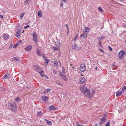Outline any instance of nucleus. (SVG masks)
I'll return each mask as SVG.
<instances>
[{
    "mask_svg": "<svg viewBox=\"0 0 126 126\" xmlns=\"http://www.w3.org/2000/svg\"><path fill=\"white\" fill-rule=\"evenodd\" d=\"M7 108L13 112H16L17 111V106L16 104L14 102H10L6 105Z\"/></svg>",
    "mask_w": 126,
    "mask_h": 126,
    "instance_id": "1",
    "label": "nucleus"
},
{
    "mask_svg": "<svg viewBox=\"0 0 126 126\" xmlns=\"http://www.w3.org/2000/svg\"><path fill=\"white\" fill-rule=\"evenodd\" d=\"M79 69L81 72H84L86 70V65L84 63L81 64L79 67Z\"/></svg>",
    "mask_w": 126,
    "mask_h": 126,
    "instance_id": "2",
    "label": "nucleus"
},
{
    "mask_svg": "<svg viewBox=\"0 0 126 126\" xmlns=\"http://www.w3.org/2000/svg\"><path fill=\"white\" fill-rule=\"evenodd\" d=\"M125 54V53L124 51L123 50H121L118 53L119 56V57L120 59L123 58L124 57V55Z\"/></svg>",
    "mask_w": 126,
    "mask_h": 126,
    "instance_id": "3",
    "label": "nucleus"
},
{
    "mask_svg": "<svg viewBox=\"0 0 126 126\" xmlns=\"http://www.w3.org/2000/svg\"><path fill=\"white\" fill-rule=\"evenodd\" d=\"M33 40L35 42V43L37 42V36L35 32H33Z\"/></svg>",
    "mask_w": 126,
    "mask_h": 126,
    "instance_id": "4",
    "label": "nucleus"
},
{
    "mask_svg": "<svg viewBox=\"0 0 126 126\" xmlns=\"http://www.w3.org/2000/svg\"><path fill=\"white\" fill-rule=\"evenodd\" d=\"M59 75L60 76L61 78L64 80L66 81L67 80V77L64 75V74L61 72V73H59Z\"/></svg>",
    "mask_w": 126,
    "mask_h": 126,
    "instance_id": "5",
    "label": "nucleus"
},
{
    "mask_svg": "<svg viewBox=\"0 0 126 126\" xmlns=\"http://www.w3.org/2000/svg\"><path fill=\"white\" fill-rule=\"evenodd\" d=\"M85 79L83 77H81L80 78L79 82L80 83L83 84L85 82Z\"/></svg>",
    "mask_w": 126,
    "mask_h": 126,
    "instance_id": "6",
    "label": "nucleus"
},
{
    "mask_svg": "<svg viewBox=\"0 0 126 126\" xmlns=\"http://www.w3.org/2000/svg\"><path fill=\"white\" fill-rule=\"evenodd\" d=\"M88 34V33H86V32H84V33L82 34H81L80 36V38L81 37H83V38H84L85 39H86L87 37V35Z\"/></svg>",
    "mask_w": 126,
    "mask_h": 126,
    "instance_id": "7",
    "label": "nucleus"
},
{
    "mask_svg": "<svg viewBox=\"0 0 126 126\" xmlns=\"http://www.w3.org/2000/svg\"><path fill=\"white\" fill-rule=\"evenodd\" d=\"M41 99H42V101H44L45 102H46V101L49 99L48 97L46 96L45 97L42 96Z\"/></svg>",
    "mask_w": 126,
    "mask_h": 126,
    "instance_id": "8",
    "label": "nucleus"
},
{
    "mask_svg": "<svg viewBox=\"0 0 126 126\" xmlns=\"http://www.w3.org/2000/svg\"><path fill=\"white\" fill-rule=\"evenodd\" d=\"M3 38L5 40H7L9 38V36L7 34H4L3 35Z\"/></svg>",
    "mask_w": 126,
    "mask_h": 126,
    "instance_id": "9",
    "label": "nucleus"
},
{
    "mask_svg": "<svg viewBox=\"0 0 126 126\" xmlns=\"http://www.w3.org/2000/svg\"><path fill=\"white\" fill-rule=\"evenodd\" d=\"M90 93V90L87 89H86V90L83 93V94L84 95L87 96Z\"/></svg>",
    "mask_w": 126,
    "mask_h": 126,
    "instance_id": "10",
    "label": "nucleus"
},
{
    "mask_svg": "<svg viewBox=\"0 0 126 126\" xmlns=\"http://www.w3.org/2000/svg\"><path fill=\"white\" fill-rule=\"evenodd\" d=\"M90 30L89 28L87 27H86L84 29L83 31L84 32H86L88 33V32H89Z\"/></svg>",
    "mask_w": 126,
    "mask_h": 126,
    "instance_id": "11",
    "label": "nucleus"
},
{
    "mask_svg": "<svg viewBox=\"0 0 126 126\" xmlns=\"http://www.w3.org/2000/svg\"><path fill=\"white\" fill-rule=\"evenodd\" d=\"M10 75L9 74L6 73L5 75L2 78L3 79H8L10 78Z\"/></svg>",
    "mask_w": 126,
    "mask_h": 126,
    "instance_id": "12",
    "label": "nucleus"
},
{
    "mask_svg": "<svg viewBox=\"0 0 126 126\" xmlns=\"http://www.w3.org/2000/svg\"><path fill=\"white\" fill-rule=\"evenodd\" d=\"M32 48V46L30 45H28L26 48H25L26 51H28L31 49Z\"/></svg>",
    "mask_w": 126,
    "mask_h": 126,
    "instance_id": "13",
    "label": "nucleus"
},
{
    "mask_svg": "<svg viewBox=\"0 0 126 126\" xmlns=\"http://www.w3.org/2000/svg\"><path fill=\"white\" fill-rule=\"evenodd\" d=\"M34 67H35V70H36V71L38 72H40V70L39 67H38V66L37 65H34L33 66Z\"/></svg>",
    "mask_w": 126,
    "mask_h": 126,
    "instance_id": "14",
    "label": "nucleus"
},
{
    "mask_svg": "<svg viewBox=\"0 0 126 126\" xmlns=\"http://www.w3.org/2000/svg\"><path fill=\"white\" fill-rule=\"evenodd\" d=\"M49 110L50 111L54 110H55V108L53 106H49Z\"/></svg>",
    "mask_w": 126,
    "mask_h": 126,
    "instance_id": "15",
    "label": "nucleus"
},
{
    "mask_svg": "<svg viewBox=\"0 0 126 126\" xmlns=\"http://www.w3.org/2000/svg\"><path fill=\"white\" fill-rule=\"evenodd\" d=\"M45 120L47 123L48 125H51L52 124V122L46 119H45Z\"/></svg>",
    "mask_w": 126,
    "mask_h": 126,
    "instance_id": "16",
    "label": "nucleus"
},
{
    "mask_svg": "<svg viewBox=\"0 0 126 126\" xmlns=\"http://www.w3.org/2000/svg\"><path fill=\"white\" fill-rule=\"evenodd\" d=\"M122 94V92L118 91L116 93V95L117 97H118L120 96Z\"/></svg>",
    "mask_w": 126,
    "mask_h": 126,
    "instance_id": "17",
    "label": "nucleus"
},
{
    "mask_svg": "<svg viewBox=\"0 0 126 126\" xmlns=\"http://www.w3.org/2000/svg\"><path fill=\"white\" fill-rule=\"evenodd\" d=\"M43 115V114L42 111H40L37 114L36 116L37 117L38 116H42Z\"/></svg>",
    "mask_w": 126,
    "mask_h": 126,
    "instance_id": "18",
    "label": "nucleus"
},
{
    "mask_svg": "<svg viewBox=\"0 0 126 126\" xmlns=\"http://www.w3.org/2000/svg\"><path fill=\"white\" fill-rule=\"evenodd\" d=\"M15 60H16L18 62L19 61V60L17 57H14L12 58V61H15Z\"/></svg>",
    "mask_w": 126,
    "mask_h": 126,
    "instance_id": "19",
    "label": "nucleus"
},
{
    "mask_svg": "<svg viewBox=\"0 0 126 126\" xmlns=\"http://www.w3.org/2000/svg\"><path fill=\"white\" fill-rule=\"evenodd\" d=\"M104 38H105V37L104 36H100L98 37V40L99 41H101V40Z\"/></svg>",
    "mask_w": 126,
    "mask_h": 126,
    "instance_id": "20",
    "label": "nucleus"
},
{
    "mask_svg": "<svg viewBox=\"0 0 126 126\" xmlns=\"http://www.w3.org/2000/svg\"><path fill=\"white\" fill-rule=\"evenodd\" d=\"M76 44L75 43H74L72 45V49H74L76 48Z\"/></svg>",
    "mask_w": 126,
    "mask_h": 126,
    "instance_id": "21",
    "label": "nucleus"
},
{
    "mask_svg": "<svg viewBox=\"0 0 126 126\" xmlns=\"http://www.w3.org/2000/svg\"><path fill=\"white\" fill-rule=\"evenodd\" d=\"M106 119V118L105 117L103 116V117L100 119V120H101V121H102L103 122H105Z\"/></svg>",
    "mask_w": 126,
    "mask_h": 126,
    "instance_id": "22",
    "label": "nucleus"
},
{
    "mask_svg": "<svg viewBox=\"0 0 126 126\" xmlns=\"http://www.w3.org/2000/svg\"><path fill=\"white\" fill-rule=\"evenodd\" d=\"M20 98L18 97H16L15 100V101L16 102H18L19 101H20Z\"/></svg>",
    "mask_w": 126,
    "mask_h": 126,
    "instance_id": "23",
    "label": "nucleus"
},
{
    "mask_svg": "<svg viewBox=\"0 0 126 126\" xmlns=\"http://www.w3.org/2000/svg\"><path fill=\"white\" fill-rule=\"evenodd\" d=\"M31 2V0H26L24 2V4H29L30 2Z\"/></svg>",
    "mask_w": 126,
    "mask_h": 126,
    "instance_id": "24",
    "label": "nucleus"
},
{
    "mask_svg": "<svg viewBox=\"0 0 126 126\" xmlns=\"http://www.w3.org/2000/svg\"><path fill=\"white\" fill-rule=\"evenodd\" d=\"M84 86H82V87L80 89V91L81 92H84V91L86 90V89H85V88H84Z\"/></svg>",
    "mask_w": 126,
    "mask_h": 126,
    "instance_id": "25",
    "label": "nucleus"
},
{
    "mask_svg": "<svg viewBox=\"0 0 126 126\" xmlns=\"http://www.w3.org/2000/svg\"><path fill=\"white\" fill-rule=\"evenodd\" d=\"M38 15L39 17H42V12H38Z\"/></svg>",
    "mask_w": 126,
    "mask_h": 126,
    "instance_id": "26",
    "label": "nucleus"
},
{
    "mask_svg": "<svg viewBox=\"0 0 126 126\" xmlns=\"http://www.w3.org/2000/svg\"><path fill=\"white\" fill-rule=\"evenodd\" d=\"M15 35L16 37L18 38L20 36L19 33L18 32H16V33Z\"/></svg>",
    "mask_w": 126,
    "mask_h": 126,
    "instance_id": "27",
    "label": "nucleus"
},
{
    "mask_svg": "<svg viewBox=\"0 0 126 126\" xmlns=\"http://www.w3.org/2000/svg\"><path fill=\"white\" fill-rule=\"evenodd\" d=\"M39 73L40 74V75H41V76H42V77H43L44 76L42 74L43 73H44V71H43V70L42 71H40V72H39Z\"/></svg>",
    "mask_w": 126,
    "mask_h": 126,
    "instance_id": "28",
    "label": "nucleus"
},
{
    "mask_svg": "<svg viewBox=\"0 0 126 126\" xmlns=\"http://www.w3.org/2000/svg\"><path fill=\"white\" fill-rule=\"evenodd\" d=\"M37 54L39 56H41V52L40 51H39V49H37Z\"/></svg>",
    "mask_w": 126,
    "mask_h": 126,
    "instance_id": "29",
    "label": "nucleus"
},
{
    "mask_svg": "<svg viewBox=\"0 0 126 126\" xmlns=\"http://www.w3.org/2000/svg\"><path fill=\"white\" fill-rule=\"evenodd\" d=\"M25 14V13H22L21 14L20 16V18H23L24 15Z\"/></svg>",
    "mask_w": 126,
    "mask_h": 126,
    "instance_id": "30",
    "label": "nucleus"
},
{
    "mask_svg": "<svg viewBox=\"0 0 126 126\" xmlns=\"http://www.w3.org/2000/svg\"><path fill=\"white\" fill-rule=\"evenodd\" d=\"M78 34H77L75 36V37H74V41H75L76 39L78 38Z\"/></svg>",
    "mask_w": 126,
    "mask_h": 126,
    "instance_id": "31",
    "label": "nucleus"
},
{
    "mask_svg": "<svg viewBox=\"0 0 126 126\" xmlns=\"http://www.w3.org/2000/svg\"><path fill=\"white\" fill-rule=\"evenodd\" d=\"M76 125L78 126H83V125L79 123H78L76 124Z\"/></svg>",
    "mask_w": 126,
    "mask_h": 126,
    "instance_id": "32",
    "label": "nucleus"
},
{
    "mask_svg": "<svg viewBox=\"0 0 126 126\" xmlns=\"http://www.w3.org/2000/svg\"><path fill=\"white\" fill-rule=\"evenodd\" d=\"M115 64L116 63L115 62L113 63L111 65V66H112L113 67H114L116 65Z\"/></svg>",
    "mask_w": 126,
    "mask_h": 126,
    "instance_id": "33",
    "label": "nucleus"
},
{
    "mask_svg": "<svg viewBox=\"0 0 126 126\" xmlns=\"http://www.w3.org/2000/svg\"><path fill=\"white\" fill-rule=\"evenodd\" d=\"M104 122H103L102 121H101V120H100L99 121V124L100 126H101V125L102 124H103Z\"/></svg>",
    "mask_w": 126,
    "mask_h": 126,
    "instance_id": "34",
    "label": "nucleus"
},
{
    "mask_svg": "<svg viewBox=\"0 0 126 126\" xmlns=\"http://www.w3.org/2000/svg\"><path fill=\"white\" fill-rule=\"evenodd\" d=\"M45 63L47 64L49 62V60L47 59H45Z\"/></svg>",
    "mask_w": 126,
    "mask_h": 126,
    "instance_id": "35",
    "label": "nucleus"
},
{
    "mask_svg": "<svg viewBox=\"0 0 126 126\" xmlns=\"http://www.w3.org/2000/svg\"><path fill=\"white\" fill-rule=\"evenodd\" d=\"M98 9L100 12H103V11L101 7H99L98 8Z\"/></svg>",
    "mask_w": 126,
    "mask_h": 126,
    "instance_id": "36",
    "label": "nucleus"
},
{
    "mask_svg": "<svg viewBox=\"0 0 126 126\" xmlns=\"http://www.w3.org/2000/svg\"><path fill=\"white\" fill-rule=\"evenodd\" d=\"M54 64L55 65L57 66L58 64V62L56 61H54Z\"/></svg>",
    "mask_w": 126,
    "mask_h": 126,
    "instance_id": "37",
    "label": "nucleus"
},
{
    "mask_svg": "<svg viewBox=\"0 0 126 126\" xmlns=\"http://www.w3.org/2000/svg\"><path fill=\"white\" fill-rule=\"evenodd\" d=\"M110 122L108 121L105 126H110Z\"/></svg>",
    "mask_w": 126,
    "mask_h": 126,
    "instance_id": "38",
    "label": "nucleus"
},
{
    "mask_svg": "<svg viewBox=\"0 0 126 126\" xmlns=\"http://www.w3.org/2000/svg\"><path fill=\"white\" fill-rule=\"evenodd\" d=\"M2 85H1L0 86V90H5L4 88H2Z\"/></svg>",
    "mask_w": 126,
    "mask_h": 126,
    "instance_id": "39",
    "label": "nucleus"
},
{
    "mask_svg": "<svg viewBox=\"0 0 126 126\" xmlns=\"http://www.w3.org/2000/svg\"><path fill=\"white\" fill-rule=\"evenodd\" d=\"M53 73L54 74H56L57 73V71L55 70H54L53 71Z\"/></svg>",
    "mask_w": 126,
    "mask_h": 126,
    "instance_id": "40",
    "label": "nucleus"
},
{
    "mask_svg": "<svg viewBox=\"0 0 126 126\" xmlns=\"http://www.w3.org/2000/svg\"><path fill=\"white\" fill-rule=\"evenodd\" d=\"M108 47L110 51H112V49L110 46H108Z\"/></svg>",
    "mask_w": 126,
    "mask_h": 126,
    "instance_id": "41",
    "label": "nucleus"
},
{
    "mask_svg": "<svg viewBox=\"0 0 126 126\" xmlns=\"http://www.w3.org/2000/svg\"><path fill=\"white\" fill-rule=\"evenodd\" d=\"M99 42L98 43V45L100 46H101V47H102V46H101V41H99Z\"/></svg>",
    "mask_w": 126,
    "mask_h": 126,
    "instance_id": "42",
    "label": "nucleus"
},
{
    "mask_svg": "<svg viewBox=\"0 0 126 126\" xmlns=\"http://www.w3.org/2000/svg\"><path fill=\"white\" fill-rule=\"evenodd\" d=\"M53 48L54 50H57L58 49V48L55 47H53Z\"/></svg>",
    "mask_w": 126,
    "mask_h": 126,
    "instance_id": "43",
    "label": "nucleus"
},
{
    "mask_svg": "<svg viewBox=\"0 0 126 126\" xmlns=\"http://www.w3.org/2000/svg\"><path fill=\"white\" fill-rule=\"evenodd\" d=\"M107 113L106 112L103 115V116L104 117H105L106 118V117L107 116Z\"/></svg>",
    "mask_w": 126,
    "mask_h": 126,
    "instance_id": "44",
    "label": "nucleus"
},
{
    "mask_svg": "<svg viewBox=\"0 0 126 126\" xmlns=\"http://www.w3.org/2000/svg\"><path fill=\"white\" fill-rule=\"evenodd\" d=\"M62 72L63 74H64L65 72V69L64 68H62Z\"/></svg>",
    "mask_w": 126,
    "mask_h": 126,
    "instance_id": "45",
    "label": "nucleus"
},
{
    "mask_svg": "<svg viewBox=\"0 0 126 126\" xmlns=\"http://www.w3.org/2000/svg\"><path fill=\"white\" fill-rule=\"evenodd\" d=\"M18 45L17 44H16L15 45L13 46V47L14 48L18 46Z\"/></svg>",
    "mask_w": 126,
    "mask_h": 126,
    "instance_id": "46",
    "label": "nucleus"
},
{
    "mask_svg": "<svg viewBox=\"0 0 126 126\" xmlns=\"http://www.w3.org/2000/svg\"><path fill=\"white\" fill-rule=\"evenodd\" d=\"M126 89V86H124L122 88V90H124Z\"/></svg>",
    "mask_w": 126,
    "mask_h": 126,
    "instance_id": "47",
    "label": "nucleus"
},
{
    "mask_svg": "<svg viewBox=\"0 0 126 126\" xmlns=\"http://www.w3.org/2000/svg\"><path fill=\"white\" fill-rule=\"evenodd\" d=\"M47 93L49 92L50 91V89H47Z\"/></svg>",
    "mask_w": 126,
    "mask_h": 126,
    "instance_id": "48",
    "label": "nucleus"
},
{
    "mask_svg": "<svg viewBox=\"0 0 126 126\" xmlns=\"http://www.w3.org/2000/svg\"><path fill=\"white\" fill-rule=\"evenodd\" d=\"M30 26L29 25H28L27 26H25L24 27V28L25 29H26L28 27H29Z\"/></svg>",
    "mask_w": 126,
    "mask_h": 126,
    "instance_id": "49",
    "label": "nucleus"
},
{
    "mask_svg": "<svg viewBox=\"0 0 126 126\" xmlns=\"http://www.w3.org/2000/svg\"><path fill=\"white\" fill-rule=\"evenodd\" d=\"M20 29H18L17 30V31L16 32H18L20 33Z\"/></svg>",
    "mask_w": 126,
    "mask_h": 126,
    "instance_id": "50",
    "label": "nucleus"
},
{
    "mask_svg": "<svg viewBox=\"0 0 126 126\" xmlns=\"http://www.w3.org/2000/svg\"><path fill=\"white\" fill-rule=\"evenodd\" d=\"M60 6L61 7H63V2H61V3Z\"/></svg>",
    "mask_w": 126,
    "mask_h": 126,
    "instance_id": "51",
    "label": "nucleus"
},
{
    "mask_svg": "<svg viewBox=\"0 0 126 126\" xmlns=\"http://www.w3.org/2000/svg\"><path fill=\"white\" fill-rule=\"evenodd\" d=\"M123 26L124 28H126V24H124L123 25Z\"/></svg>",
    "mask_w": 126,
    "mask_h": 126,
    "instance_id": "52",
    "label": "nucleus"
},
{
    "mask_svg": "<svg viewBox=\"0 0 126 126\" xmlns=\"http://www.w3.org/2000/svg\"><path fill=\"white\" fill-rule=\"evenodd\" d=\"M65 26H66V28L67 29V30H69V28L68 27V26L67 25V24H65Z\"/></svg>",
    "mask_w": 126,
    "mask_h": 126,
    "instance_id": "53",
    "label": "nucleus"
},
{
    "mask_svg": "<svg viewBox=\"0 0 126 126\" xmlns=\"http://www.w3.org/2000/svg\"><path fill=\"white\" fill-rule=\"evenodd\" d=\"M0 17L1 19H2L3 18V16L2 15H0Z\"/></svg>",
    "mask_w": 126,
    "mask_h": 126,
    "instance_id": "54",
    "label": "nucleus"
},
{
    "mask_svg": "<svg viewBox=\"0 0 126 126\" xmlns=\"http://www.w3.org/2000/svg\"><path fill=\"white\" fill-rule=\"evenodd\" d=\"M74 68V67H70V68L72 70H73Z\"/></svg>",
    "mask_w": 126,
    "mask_h": 126,
    "instance_id": "55",
    "label": "nucleus"
},
{
    "mask_svg": "<svg viewBox=\"0 0 126 126\" xmlns=\"http://www.w3.org/2000/svg\"><path fill=\"white\" fill-rule=\"evenodd\" d=\"M99 49H100V50L101 51H102V52H104V51L103 50V49H100V48H99Z\"/></svg>",
    "mask_w": 126,
    "mask_h": 126,
    "instance_id": "56",
    "label": "nucleus"
},
{
    "mask_svg": "<svg viewBox=\"0 0 126 126\" xmlns=\"http://www.w3.org/2000/svg\"><path fill=\"white\" fill-rule=\"evenodd\" d=\"M60 43L59 44H58V47H60Z\"/></svg>",
    "mask_w": 126,
    "mask_h": 126,
    "instance_id": "57",
    "label": "nucleus"
},
{
    "mask_svg": "<svg viewBox=\"0 0 126 126\" xmlns=\"http://www.w3.org/2000/svg\"><path fill=\"white\" fill-rule=\"evenodd\" d=\"M57 84H58L60 85H61V84H60V83H59L57 81Z\"/></svg>",
    "mask_w": 126,
    "mask_h": 126,
    "instance_id": "58",
    "label": "nucleus"
},
{
    "mask_svg": "<svg viewBox=\"0 0 126 126\" xmlns=\"http://www.w3.org/2000/svg\"><path fill=\"white\" fill-rule=\"evenodd\" d=\"M95 92V91L94 90H93V94Z\"/></svg>",
    "mask_w": 126,
    "mask_h": 126,
    "instance_id": "59",
    "label": "nucleus"
},
{
    "mask_svg": "<svg viewBox=\"0 0 126 126\" xmlns=\"http://www.w3.org/2000/svg\"><path fill=\"white\" fill-rule=\"evenodd\" d=\"M62 0L64 2H65L67 1V0Z\"/></svg>",
    "mask_w": 126,
    "mask_h": 126,
    "instance_id": "60",
    "label": "nucleus"
},
{
    "mask_svg": "<svg viewBox=\"0 0 126 126\" xmlns=\"http://www.w3.org/2000/svg\"><path fill=\"white\" fill-rule=\"evenodd\" d=\"M97 126V124H96L94 126Z\"/></svg>",
    "mask_w": 126,
    "mask_h": 126,
    "instance_id": "61",
    "label": "nucleus"
},
{
    "mask_svg": "<svg viewBox=\"0 0 126 126\" xmlns=\"http://www.w3.org/2000/svg\"><path fill=\"white\" fill-rule=\"evenodd\" d=\"M44 94H46V92L45 91H44Z\"/></svg>",
    "mask_w": 126,
    "mask_h": 126,
    "instance_id": "62",
    "label": "nucleus"
},
{
    "mask_svg": "<svg viewBox=\"0 0 126 126\" xmlns=\"http://www.w3.org/2000/svg\"><path fill=\"white\" fill-rule=\"evenodd\" d=\"M97 67H95V70H96L97 69Z\"/></svg>",
    "mask_w": 126,
    "mask_h": 126,
    "instance_id": "63",
    "label": "nucleus"
},
{
    "mask_svg": "<svg viewBox=\"0 0 126 126\" xmlns=\"http://www.w3.org/2000/svg\"><path fill=\"white\" fill-rule=\"evenodd\" d=\"M121 1H123L124 0H120Z\"/></svg>",
    "mask_w": 126,
    "mask_h": 126,
    "instance_id": "64",
    "label": "nucleus"
}]
</instances>
